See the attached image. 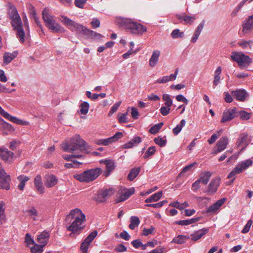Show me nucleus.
<instances>
[{
    "label": "nucleus",
    "instance_id": "obj_1",
    "mask_svg": "<svg viewBox=\"0 0 253 253\" xmlns=\"http://www.w3.org/2000/svg\"><path fill=\"white\" fill-rule=\"evenodd\" d=\"M61 148L64 151L74 153L76 151L88 153L90 146L79 135H75L69 141H65L61 144Z\"/></svg>",
    "mask_w": 253,
    "mask_h": 253
},
{
    "label": "nucleus",
    "instance_id": "obj_2",
    "mask_svg": "<svg viewBox=\"0 0 253 253\" xmlns=\"http://www.w3.org/2000/svg\"><path fill=\"white\" fill-rule=\"evenodd\" d=\"M85 219V215L79 209H75L70 211L66 217V221H69L71 222V220H73L70 225H66L67 230L72 232L70 236H72L73 233L77 232L83 228L82 224Z\"/></svg>",
    "mask_w": 253,
    "mask_h": 253
},
{
    "label": "nucleus",
    "instance_id": "obj_3",
    "mask_svg": "<svg viewBox=\"0 0 253 253\" xmlns=\"http://www.w3.org/2000/svg\"><path fill=\"white\" fill-rule=\"evenodd\" d=\"M116 23L119 27L126 29L132 34L142 35L147 31L146 27L134 21L131 19L118 17L116 19Z\"/></svg>",
    "mask_w": 253,
    "mask_h": 253
},
{
    "label": "nucleus",
    "instance_id": "obj_4",
    "mask_svg": "<svg viewBox=\"0 0 253 253\" xmlns=\"http://www.w3.org/2000/svg\"><path fill=\"white\" fill-rule=\"evenodd\" d=\"M7 14L11 20L10 23L13 30L16 32L17 37L23 43L25 41V33L21 19L15 7L11 6L8 10Z\"/></svg>",
    "mask_w": 253,
    "mask_h": 253
},
{
    "label": "nucleus",
    "instance_id": "obj_5",
    "mask_svg": "<svg viewBox=\"0 0 253 253\" xmlns=\"http://www.w3.org/2000/svg\"><path fill=\"white\" fill-rule=\"evenodd\" d=\"M42 19L46 27L54 33H62L64 29L58 23H56L54 17L49 13V9L45 8L42 12Z\"/></svg>",
    "mask_w": 253,
    "mask_h": 253
},
{
    "label": "nucleus",
    "instance_id": "obj_6",
    "mask_svg": "<svg viewBox=\"0 0 253 253\" xmlns=\"http://www.w3.org/2000/svg\"><path fill=\"white\" fill-rule=\"evenodd\" d=\"M101 172V169L96 168L86 170L80 174H77L75 177L81 182H89L97 178Z\"/></svg>",
    "mask_w": 253,
    "mask_h": 253
},
{
    "label": "nucleus",
    "instance_id": "obj_7",
    "mask_svg": "<svg viewBox=\"0 0 253 253\" xmlns=\"http://www.w3.org/2000/svg\"><path fill=\"white\" fill-rule=\"evenodd\" d=\"M62 22L72 32H76L77 34L84 36L87 28L81 24L77 23L73 20L65 16H61Z\"/></svg>",
    "mask_w": 253,
    "mask_h": 253
},
{
    "label": "nucleus",
    "instance_id": "obj_8",
    "mask_svg": "<svg viewBox=\"0 0 253 253\" xmlns=\"http://www.w3.org/2000/svg\"><path fill=\"white\" fill-rule=\"evenodd\" d=\"M231 58L232 60L237 62L241 68L247 67L252 62V60L250 56L246 55L242 52H233Z\"/></svg>",
    "mask_w": 253,
    "mask_h": 253
},
{
    "label": "nucleus",
    "instance_id": "obj_9",
    "mask_svg": "<svg viewBox=\"0 0 253 253\" xmlns=\"http://www.w3.org/2000/svg\"><path fill=\"white\" fill-rule=\"evenodd\" d=\"M114 193V190L112 188L100 189L97 191V196L93 199L98 203H104Z\"/></svg>",
    "mask_w": 253,
    "mask_h": 253
},
{
    "label": "nucleus",
    "instance_id": "obj_10",
    "mask_svg": "<svg viewBox=\"0 0 253 253\" xmlns=\"http://www.w3.org/2000/svg\"><path fill=\"white\" fill-rule=\"evenodd\" d=\"M134 188L124 189L119 190L117 195L116 203L124 202L131 195L134 193Z\"/></svg>",
    "mask_w": 253,
    "mask_h": 253
},
{
    "label": "nucleus",
    "instance_id": "obj_11",
    "mask_svg": "<svg viewBox=\"0 0 253 253\" xmlns=\"http://www.w3.org/2000/svg\"><path fill=\"white\" fill-rule=\"evenodd\" d=\"M97 235L96 230H94L90 233L81 245L82 253H87L89 245Z\"/></svg>",
    "mask_w": 253,
    "mask_h": 253
},
{
    "label": "nucleus",
    "instance_id": "obj_12",
    "mask_svg": "<svg viewBox=\"0 0 253 253\" xmlns=\"http://www.w3.org/2000/svg\"><path fill=\"white\" fill-rule=\"evenodd\" d=\"M238 116L237 109L234 107L232 109H226L223 113L221 122L222 123L230 121Z\"/></svg>",
    "mask_w": 253,
    "mask_h": 253
},
{
    "label": "nucleus",
    "instance_id": "obj_13",
    "mask_svg": "<svg viewBox=\"0 0 253 253\" xmlns=\"http://www.w3.org/2000/svg\"><path fill=\"white\" fill-rule=\"evenodd\" d=\"M14 153L4 147L0 148V158L4 162L11 163L14 160Z\"/></svg>",
    "mask_w": 253,
    "mask_h": 253
},
{
    "label": "nucleus",
    "instance_id": "obj_14",
    "mask_svg": "<svg viewBox=\"0 0 253 253\" xmlns=\"http://www.w3.org/2000/svg\"><path fill=\"white\" fill-rule=\"evenodd\" d=\"M0 114L2 116H3L4 118H5L6 119H7L16 124L22 125H24L27 124V123L26 122L23 121L21 120H20L15 117L11 116L7 112L5 111L0 106Z\"/></svg>",
    "mask_w": 253,
    "mask_h": 253
},
{
    "label": "nucleus",
    "instance_id": "obj_15",
    "mask_svg": "<svg viewBox=\"0 0 253 253\" xmlns=\"http://www.w3.org/2000/svg\"><path fill=\"white\" fill-rule=\"evenodd\" d=\"M226 201V199L225 198H222L218 200L213 205L210 206L205 211V212L209 213L210 214H213L214 213H216L217 211L219 209L220 207L224 204Z\"/></svg>",
    "mask_w": 253,
    "mask_h": 253
},
{
    "label": "nucleus",
    "instance_id": "obj_16",
    "mask_svg": "<svg viewBox=\"0 0 253 253\" xmlns=\"http://www.w3.org/2000/svg\"><path fill=\"white\" fill-rule=\"evenodd\" d=\"M232 95L239 101L244 102L249 97V94L244 89H238L231 92Z\"/></svg>",
    "mask_w": 253,
    "mask_h": 253
},
{
    "label": "nucleus",
    "instance_id": "obj_17",
    "mask_svg": "<svg viewBox=\"0 0 253 253\" xmlns=\"http://www.w3.org/2000/svg\"><path fill=\"white\" fill-rule=\"evenodd\" d=\"M220 183V178L216 177L213 178L210 182L207 192L210 194H214Z\"/></svg>",
    "mask_w": 253,
    "mask_h": 253
},
{
    "label": "nucleus",
    "instance_id": "obj_18",
    "mask_svg": "<svg viewBox=\"0 0 253 253\" xmlns=\"http://www.w3.org/2000/svg\"><path fill=\"white\" fill-rule=\"evenodd\" d=\"M58 182V179L56 176L50 174L45 176V185L47 188H50L55 186Z\"/></svg>",
    "mask_w": 253,
    "mask_h": 253
},
{
    "label": "nucleus",
    "instance_id": "obj_19",
    "mask_svg": "<svg viewBox=\"0 0 253 253\" xmlns=\"http://www.w3.org/2000/svg\"><path fill=\"white\" fill-rule=\"evenodd\" d=\"M228 139L226 136L222 137L217 143V149L213 152V154H216L224 150L228 144Z\"/></svg>",
    "mask_w": 253,
    "mask_h": 253
},
{
    "label": "nucleus",
    "instance_id": "obj_20",
    "mask_svg": "<svg viewBox=\"0 0 253 253\" xmlns=\"http://www.w3.org/2000/svg\"><path fill=\"white\" fill-rule=\"evenodd\" d=\"M34 185L41 194H43L44 192V188L43 186V183L42 179V177L40 175H37L34 179Z\"/></svg>",
    "mask_w": 253,
    "mask_h": 253
},
{
    "label": "nucleus",
    "instance_id": "obj_21",
    "mask_svg": "<svg viewBox=\"0 0 253 253\" xmlns=\"http://www.w3.org/2000/svg\"><path fill=\"white\" fill-rule=\"evenodd\" d=\"M123 136L121 132H116L113 136L108 138L103 139L104 145H108L113 142L117 141Z\"/></svg>",
    "mask_w": 253,
    "mask_h": 253
},
{
    "label": "nucleus",
    "instance_id": "obj_22",
    "mask_svg": "<svg viewBox=\"0 0 253 253\" xmlns=\"http://www.w3.org/2000/svg\"><path fill=\"white\" fill-rule=\"evenodd\" d=\"M253 28V14L250 16L248 19L246 20L245 23L243 25L242 31L244 33H248Z\"/></svg>",
    "mask_w": 253,
    "mask_h": 253
},
{
    "label": "nucleus",
    "instance_id": "obj_23",
    "mask_svg": "<svg viewBox=\"0 0 253 253\" xmlns=\"http://www.w3.org/2000/svg\"><path fill=\"white\" fill-rule=\"evenodd\" d=\"M102 162L106 166V171L104 172V175L107 177L115 168L114 162L110 160H106Z\"/></svg>",
    "mask_w": 253,
    "mask_h": 253
},
{
    "label": "nucleus",
    "instance_id": "obj_24",
    "mask_svg": "<svg viewBox=\"0 0 253 253\" xmlns=\"http://www.w3.org/2000/svg\"><path fill=\"white\" fill-rule=\"evenodd\" d=\"M49 238V232L44 231L39 235L37 241L41 245H44L45 246L47 244Z\"/></svg>",
    "mask_w": 253,
    "mask_h": 253
},
{
    "label": "nucleus",
    "instance_id": "obj_25",
    "mask_svg": "<svg viewBox=\"0 0 253 253\" xmlns=\"http://www.w3.org/2000/svg\"><path fill=\"white\" fill-rule=\"evenodd\" d=\"M141 142V138L139 136H135L129 142L125 143L123 145V147L125 149H129L132 148L134 145H137Z\"/></svg>",
    "mask_w": 253,
    "mask_h": 253
},
{
    "label": "nucleus",
    "instance_id": "obj_26",
    "mask_svg": "<svg viewBox=\"0 0 253 253\" xmlns=\"http://www.w3.org/2000/svg\"><path fill=\"white\" fill-rule=\"evenodd\" d=\"M211 176V172L204 171L200 173V177L198 180H200V182L202 183L203 184L207 185Z\"/></svg>",
    "mask_w": 253,
    "mask_h": 253
},
{
    "label": "nucleus",
    "instance_id": "obj_27",
    "mask_svg": "<svg viewBox=\"0 0 253 253\" xmlns=\"http://www.w3.org/2000/svg\"><path fill=\"white\" fill-rule=\"evenodd\" d=\"M209 229L207 228H203L195 232L191 235V239L196 241L200 239L203 235L208 233Z\"/></svg>",
    "mask_w": 253,
    "mask_h": 253
},
{
    "label": "nucleus",
    "instance_id": "obj_28",
    "mask_svg": "<svg viewBox=\"0 0 253 253\" xmlns=\"http://www.w3.org/2000/svg\"><path fill=\"white\" fill-rule=\"evenodd\" d=\"M160 55V51L158 50L153 51L151 57L149 60V65L153 67L157 63L159 56Z\"/></svg>",
    "mask_w": 253,
    "mask_h": 253
},
{
    "label": "nucleus",
    "instance_id": "obj_29",
    "mask_svg": "<svg viewBox=\"0 0 253 253\" xmlns=\"http://www.w3.org/2000/svg\"><path fill=\"white\" fill-rule=\"evenodd\" d=\"M176 18L180 20V22H182L184 21L185 24H191L194 20H195V18L193 16H187L184 14H182L181 15H177Z\"/></svg>",
    "mask_w": 253,
    "mask_h": 253
},
{
    "label": "nucleus",
    "instance_id": "obj_30",
    "mask_svg": "<svg viewBox=\"0 0 253 253\" xmlns=\"http://www.w3.org/2000/svg\"><path fill=\"white\" fill-rule=\"evenodd\" d=\"M18 55V52L15 51L12 53L6 52L3 55V62L5 64H9Z\"/></svg>",
    "mask_w": 253,
    "mask_h": 253
},
{
    "label": "nucleus",
    "instance_id": "obj_31",
    "mask_svg": "<svg viewBox=\"0 0 253 253\" xmlns=\"http://www.w3.org/2000/svg\"><path fill=\"white\" fill-rule=\"evenodd\" d=\"M25 212L34 221L37 220L39 218V214L37 210L34 207H31L29 209L26 210Z\"/></svg>",
    "mask_w": 253,
    "mask_h": 253
},
{
    "label": "nucleus",
    "instance_id": "obj_32",
    "mask_svg": "<svg viewBox=\"0 0 253 253\" xmlns=\"http://www.w3.org/2000/svg\"><path fill=\"white\" fill-rule=\"evenodd\" d=\"M84 36H85L88 38L95 39L97 40H99L103 37V36H102L101 34L97 33L92 30H90L88 28H87Z\"/></svg>",
    "mask_w": 253,
    "mask_h": 253
},
{
    "label": "nucleus",
    "instance_id": "obj_33",
    "mask_svg": "<svg viewBox=\"0 0 253 253\" xmlns=\"http://www.w3.org/2000/svg\"><path fill=\"white\" fill-rule=\"evenodd\" d=\"M200 217H195L189 219L175 221V224L180 225H188L199 221Z\"/></svg>",
    "mask_w": 253,
    "mask_h": 253
},
{
    "label": "nucleus",
    "instance_id": "obj_34",
    "mask_svg": "<svg viewBox=\"0 0 253 253\" xmlns=\"http://www.w3.org/2000/svg\"><path fill=\"white\" fill-rule=\"evenodd\" d=\"M240 166V165H239L238 164L228 175L227 177L228 178H231L233 177V179L232 180L231 182H233V181L235 179V176L236 174H239L243 171L241 167Z\"/></svg>",
    "mask_w": 253,
    "mask_h": 253
},
{
    "label": "nucleus",
    "instance_id": "obj_35",
    "mask_svg": "<svg viewBox=\"0 0 253 253\" xmlns=\"http://www.w3.org/2000/svg\"><path fill=\"white\" fill-rule=\"evenodd\" d=\"M163 195L162 191H159L156 193H155L153 195H152L150 198L146 199L145 200V202L148 203H152L154 202L158 201L159 199H161Z\"/></svg>",
    "mask_w": 253,
    "mask_h": 253
},
{
    "label": "nucleus",
    "instance_id": "obj_36",
    "mask_svg": "<svg viewBox=\"0 0 253 253\" xmlns=\"http://www.w3.org/2000/svg\"><path fill=\"white\" fill-rule=\"evenodd\" d=\"M17 179L20 181V183L18 185V189L20 190H23L25 187V182L28 181L30 178L27 176L20 175L17 177Z\"/></svg>",
    "mask_w": 253,
    "mask_h": 253
},
{
    "label": "nucleus",
    "instance_id": "obj_37",
    "mask_svg": "<svg viewBox=\"0 0 253 253\" xmlns=\"http://www.w3.org/2000/svg\"><path fill=\"white\" fill-rule=\"evenodd\" d=\"M140 171V168H134L131 169L128 174L127 179L130 180H133L138 175Z\"/></svg>",
    "mask_w": 253,
    "mask_h": 253
},
{
    "label": "nucleus",
    "instance_id": "obj_38",
    "mask_svg": "<svg viewBox=\"0 0 253 253\" xmlns=\"http://www.w3.org/2000/svg\"><path fill=\"white\" fill-rule=\"evenodd\" d=\"M221 67L219 66L217 68L214 72V77L213 83L215 86L217 85L220 82V75L221 73Z\"/></svg>",
    "mask_w": 253,
    "mask_h": 253
},
{
    "label": "nucleus",
    "instance_id": "obj_39",
    "mask_svg": "<svg viewBox=\"0 0 253 253\" xmlns=\"http://www.w3.org/2000/svg\"><path fill=\"white\" fill-rule=\"evenodd\" d=\"M189 238L186 236L179 235L173 239L171 243H176L178 244H182Z\"/></svg>",
    "mask_w": 253,
    "mask_h": 253
},
{
    "label": "nucleus",
    "instance_id": "obj_40",
    "mask_svg": "<svg viewBox=\"0 0 253 253\" xmlns=\"http://www.w3.org/2000/svg\"><path fill=\"white\" fill-rule=\"evenodd\" d=\"M139 218L135 216H132L130 217V223L129 225L130 229L134 230L136 226H137L140 223Z\"/></svg>",
    "mask_w": 253,
    "mask_h": 253
},
{
    "label": "nucleus",
    "instance_id": "obj_41",
    "mask_svg": "<svg viewBox=\"0 0 253 253\" xmlns=\"http://www.w3.org/2000/svg\"><path fill=\"white\" fill-rule=\"evenodd\" d=\"M186 124V121L184 119H182L179 124L177 125L173 129V133L175 135H177L181 130L182 127L185 126Z\"/></svg>",
    "mask_w": 253,
    "mask_h": 253
},
{
    "label": "nucleus",
    "instance_id": "obj_42",
    "mask_svg": "<svg viewBox=\"0 0 253 253\" xmlns=\"http://www.w3.org/2000/svg\"><path fill=\"white\" fill-rule=\"evenodd\" d=\"M80 112L81 114L86 115L88 112L89 107V104L87 102H83L80 106Z\"/></svg>",
    "mask_w": 253,
    "mask_h": 253
},
{
    "label": "nucleus",
    "instance_id": "obj_43",
    "mask_svg": "<svg viewBox=\"0 0 253 253\" xmlns=\"http://www.w3.org/2000/svg\"><path fill=\"white\" fill-rule=\"evenodd\" d=\"M253 163V161L249 159L244 161L241 162L239 163V165H240V167H241L243 170H244L248 169L249 167L252 166Z\"/></svg>",
    "mask_w": 253,
    "mask_h": 253
},
{
    "label": "nucleus",
    "instance_id": "obj_44",
    "mask_svg": "<svg viewBox=\"0 0 253 253\" xmlns=\"http://www.w3.org/2000/svg\"><path fill=\"white\" fill-rule=\"evenodd\" d=\"M4 173H5V171L3 169L1 164L0 163V180L4 181V183H3V184H2L1 183V182L0 181V186L1 187L7 188L8 184H7V181H6V180H4L3 178Z\"/></svg>",
    "mask_w": 253,
    "mask_h": 253
},
{
    "label": "nucleus",
    "instance_id": "obj_45",
    "mask_svg": "<svg viewBox=\"0 0 253 253\" xmlns=\"http://www.w3.org/2000/svg\"><path fill=\"white\" fill-rule=\"evenodd\" d=\"M155 143L160 147H164L167 143V139L165 136L164 138L159 136L154 139Z\"/></svg>",
    "mask_w": 253,
    "mask_h": 253
},
{
    "label": "nucleus",
    "instance_id": "obj_46",
    "mask_svg": "<svg viewBox=\"0 0 253 253\" xmlns=\"http://www.w3.org/2000/svg\"><path fill=\"white\" fill-rule=\"evenodd\" d=\"M43 247H44V245L35 244L34 247L31 248V252L32 253H42Z\"/></svg>",
    "mask_w": 253,
    "mask_h": 253
},
{
    "label": "nucleus",
    "instance_id": "obj_47",
    "mask_svg": "<svg viewBox=\"0 0 253 253\" xmlns=\"http://www.w3.org/2000/svg\"><path fill=\"white\" fill-rule=\"evenodd\" d=\"M163 125V123H160L158 124L155 125L154 126H152L149 129L150 133L151 134L157 133L162 128Z\"/></svg>",
    "mask_w": 253,
    "mask_h": 253
},
{
    "label": "nucleus",
    "instance_id": "obj_48",
    "mask_svg": "<svg viewBox=\"0 0 253 253\" xmlns=\"http://www.w3.org/2000/svg\"><path fill=\"white\" fill-rule=\"evenodd\" d=\"M127 114H128V113H127V112H126L123 114L119 113L118 114V120L120 123L122 124V123H126L128 122L127 117Z\"/></svg>",
    "mask_w": 253,
    "mask_h": 253
},
{
    "label": "nucleus",
    "instance_id": "obj_49",
    "mask_svg": "<svg viewBox=\"0 0 253 253\" xmlns=\"http://www.w3.org/2000/svg\"><path fill=\"white\" fill-rule=\"evenodd\" d=\"M171 36L173 39H177L182 38L184 36V33L180 32L178 29L173 30L171 33Z\"/></svg>",
    "mask_w": 253,
    "mask_h": 253
},
{
    "label": "nucleus",
    "instance_id": "obj_50",
    "mask_svg": "<svg viewBox=\"0 0 253 253\" xmlns=\"http://www.w3.org/2000/svg\"><path fill=\"white\" fill-rule=\"evenodd\" d=\"M238 114L240 115L241 119L243 120H249L252 115V113H248L243 110L238 112Z\"/></svg>",
    "mask_w": 253,
    "mask_h": 253
},
{
    "label": "nucleus",
    "instance_id": "obj_51",
    "mask_svg": "<svg viewBox=\"0 0 253 253\" xmlns=\"http://www.w3.org/2000/svg\"><path fill=\"white\" fill-rule=\"evenodd\" d=\"M163 99L165 101V104L167 107H170L172 105V100L169 94H164L163 95Z\"/></svg>",
    "mask_w": 253,
    "mask_h": 253
},
{
    "label": "nucleus",
    "instance_id": "obj_52",
    "mask_svg": "<svg viewBox=\"0 0 253 253\" xmlns=\"http://www.w3.org/2000/svg\"><path fill=\"white\" fill-rule=\"evenodd\" d=\"M121 104V101L117 102L112 106L108 113L109 117H111L115 112H116L117 111Z\"/></svg>",
    "mask_w": 253,
    "mask_h": 253
},
{
    "label": "nucleus",
    "instance_id": "obj_53",
    "mask_svg": "<svg viewBox=\"0 0 253 253\" xmlns=\"http://www.w3.org/2000/svg\"><path fill=\"white\" fill-rule=\"evenodd\" d=\"M248 136L247 134H243L241 135L240 138L237 142L238 146L241 145L242 144H244L247 145L248 144L247 142Z\"/></svg>",
    "mask_w": 253,
    "mask_h": 253
},
{
    "label": "nucleus",
    "instance_id": "obj_54",
    "mask_svg": "<svg viewBox=\"0 0 253 253\" xmlns=\"http://www.w3.org/2000/svg\"><path fill=\"white\" fill-rule=\"evenodd\" d=\"M156 152V147L155 146L150 147L147 151L146 152L144 157L145 158H148L151 155H153L155 154Z\"/></svg>",
    "mask_w": 253,
    "mask_h": 253
},
{
    "label": "nucleus",
    "instance_id": "obj_55",
    "mask_svg": "<svg viewBox=\"0 0 253 253\" xmlns=\"http://www.w3.org/2000/svg\"><path fill=\"white\" fill-rule=\"evenodd\" d=\"M197 163L196 162H195L193 164H191L190 165H189L188 166H185L182 170V171L180 172V173L179 174V176H181L182 174L190 170L194 166H197Z\"/></svg>",
    "mask_w": 253,
    "mask_h": 253
},
{
    "label": "nucleus",
    "instance_id": "obj_56",
    "mask_svg": "<svg viewBox=\"0 0 253 253\" xmlns=\"http://www.w3.org/2000/svg\"><path fill=\"white\" fill-rule=\"evenodd\" d=\"M253 43V41H246L242 40V41L238 42V44L241 47H242V48H246L248 46H249L251 48L250 44Z\"/></svg>",
    "mask_w": 253,
    "mask_h": 253
},
{
    "label": "nucleus",
    "instance_id": "obj_57",
    "mask_svg": "<svg viewBox=\"0 0 253 253\" xmlns=\"http://www.w3.org/2000/svg\"><path fill=\"white\" fill-rule=\"evenodd\" d=\"M253 223V221L252 220H249L247 223L245 225V226H244L243 229L242 230V232L243 233H248L249 230H250V229L251 228V226L252 225Z\"/></svg>",
    "mask_w": 253,
    "mask_h": 253
},
{
    "label": "nucleus",
    "instance_id": "obj_58",
    "mask_svg": "<svg viewBox=\"0 0 253 253\" xmlns=\"http://www.w3.org/2000/svg\"><path fill=\"white\" fill-rule=\"evenodd\" d=\"M170 110V107L162 106L160 109V112L163 116H166L169 114Z\"/></svg>",
    "mask_w": 253,
    "mask_h": 253
},
{
    "label": "nucleus",
    "instance_id": "obj_59",
    "mask_svg": "<svg viewBox=\"0 0 253 253\" xmlns=\"http://www.w3.org/2000/svg\"><path fill=\"white\" fill-rule=\"evenodd\" d=\"M155 229V228L153 226H151L150 229L144 228L142 235L144 236H148L149 234H151L154 232Z\"/></svg>",
    "mask_w": 253,
    "mask_h": 253
},
{
    "label": "nucleus",
    "instance_id": "obj_60",
    "mask_svg": "<svg viewBox=\"0 0 253 253\" xmlns=\"http://www.w3.org/2000/svg\"><path fill=\"white\" fill-rule=\"evenodd\" d=\"M217 133H218V134H216V133L213 134L211 136V138L208 140V142L210 144L213 143L219 136L220 132H218Z\"/></svg>",
    "mask_w": 253,
    "mask_h": 253
},
{
    "label": "nucleus",
    "instance_id": "obj_61",
    "mask_svg": "<svg viewBox=\"0 0 253 253\" xmlns=\"http://www.w3.org/2000/svg\"><path fill=\"white\" fill-rule=\"evenodd\" d=\"M92 28L96 29L100 26V23L99 20L97 18H93L90 23Z\"/></svg>",
    "mask_w": 253,
    "mask_h": 253
},
{
    "label": "nucleus",
    "instance_id": "obj_62",
    "mask_svg": "<svg viewBox=\"0 0 253 253\" xmlns=\"http://www.w3.org/2000/svg\"><path fill=\"white\" fill-rule=\"evenodd\" d=\"M131 114L132 117L134 119H137L138 118V117L139 115V113L137 111V109L136 108H135V107H132L131 108Z\"/></svg>",
    "mask_w": 253,
    "mask_h": 253
},
{
    "label": "nucleus",
    "instance_id": "obj_63",
    "mask_svg": "<svg viewBox=\"0 0 253 253\" xmlns=\"http://www.w3.org/2000/svg\"><path fill=\"white\" fill-rule=\"evenodd\" d=\"M176 99L178 101H182L184 102L185 104H187L188 103V100L183 95L179 94L176 96Z\"/></svg>",
    "mask_w": 253,
    "mask_h": 253
},
{
    "label": "nucleus",
    "instance_id": "obj_64",
    "mask_svg": "<svg viewBox=\"0 0 253 253\" xmlns=\"http://www.w3.org/2000/svg\"><path fill=\"white\" fill-rule=\"evenodd\" d=\"M131 244L133 246V247L135 248V249H138V248L141 247V246L143 245V244L138 239L135 240H133V241H132Z\"/></svg>",
    "mask_w": 253,
    "mask_h": 253
}]
</instances>
